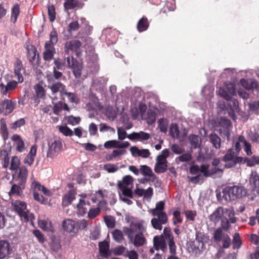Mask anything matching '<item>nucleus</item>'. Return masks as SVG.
I'll return each instance as SVG.
<instances>
[{
    "label": "nucleus",
    "mask_w": 259,
    "mask_h": 259,
    "mask_svg": "<svg viewBox=\"0 0 259 259\" xmlns=\"http://www.w3.org/2000/svg\"><path fill=\"white\" fill-rule=\"evenodd\" d=\"M163 234L154 237L153 243L155 249L156 250L160 249L164 252L167 250V244L170 254H176L177 246L170 229L165 228Z\"/></svg>",
    "instance_id": "1"
},
{
    "label": "nucleus",
    "mask_w": 259,
    "mask_h": 259,
    "mask_svg": "<svg viewBox=\"0 0 259 259\" xmlns=\"http://www.w3.org/2000/svg\"><path fill=\"white\" fill-rule=\"evenodd\" d=\"M164 202L160 201L157 202L155 207L150 211L152 215L154 217L151 220V223L153 228L156 230H161L162 225L166 224L168 222L167 215L164 211Z\"/></svg>",
    "instance_id": "2"
},
{
    "label": "nucleus",
    "mask_w": 259,
    "mask_h": 259,
    "mask_svg": "<svg viewBox=\"0 0 259 259\" xmlns=\"http://www.w3.org/2000/svg\"><path fill=\"white\" fill-rule=\"evenodd\" d=\"M58 33L54 29L50 33V40L46 42L45 51L42 53L43 59L45 61L50 62L54 58L56 53L54 45L58 42Z\"/></svg>",
    "instance_id": "3"
},
{
    "label": "nucleus",
    "mask_w": 259,
    "mask_h": 259,
    "mask_svg": "<svg viewBox=\"0 0 259 259\" xmlns=\"http://www.w3.org/2000/svg\"><path fill=\"white\" fill-rule=\"evenodd\" d=\"M222 193L225 200L230 201L241 198L244 195L245 190L240 186H228L223 190Z\"/></svg>",
    "instance_id": "4"
},
{
    "label": "nucleus",
    "mask_w": 259,
    "mask_h": 259,
    "mask_svg": "<svg viewBox=\"0 0 259 259\" xmlns=\"http://www.w3.org/2000/svg\"><path fill=\"white\" fill-rule=\"evenodd\" d=\"M123 232L127 236L130 241L135 247L143 246L147 243V240L143 232H138L134 236V230L128 227H124Z\"/></svg>",
    "instance_id": "5"
},
{
    "label": "nucleus",
    "mask_w": 259,
    "mask_h": 259,
    "mask_svg": "<svg viewBox=\"0 0 259 259\" xmlns=\"http://www.w3.org/2000/svg\"><path fill=\"white\" fill-rule=\"evenodd\" d=\"M212 238L215 242L222 241L223 248H229L231 245V239L227 234L225 233L221 228L214 230Z\"/></svg>",
    "instance_id": "6"
},
{
    "label": "nucleus",
    "mask_w": 259,
    "mask_h": 259,
    "mask_svg": "<svg viewBox=\"0 0 259 259\" xmlns=\"http://www.w3.org/2000/svg\"><path fill=\"white\" fill-rule=\"evenodd\" d=\"M14 208L22 220L25 222L29 221L30 212L26 209V204L25 202L16 201L14 204Z\"/></svg>",
    "instance_id": "7"
},
{
    "label": "nucleus",
    "mask_w": 259,
    "mask_h": 259,
    "mask_svg": "<svg viewBox=\"0 0 259 259\" xmlns=\"http://www.w3.org/2000/svg\"><path fill=\"white\" fill-rule=\"evenodd\" d=\"M66 61L68 67L72 70L75 78H80L83 68L82 63L74 59L72 56L67 57Z\"/></svg>",
    "instance_id": "8"
},
{
    "label": "nucleus",
    "mask_w": 259,
    "mask_h": 259,
    "mask_svg": "<svg viewBox=\"0 0 259 259\" xmlns=\"http://www.w3.org/2000/svg\"><path fill=\"white\" fill-rule=\"evenodd\" d=\"M81 42L77 39H72L70 41H67L65 44L64 51L66 53L69 54L70 52H75L77 57L81 55L80 52V47L81 46Z\"/></svg>",
    "instance_id": "9"
},
{
    "label": "nucleus",
    "mask_w": 259,
    "mask_h": 259,
    "mask_svg": "<svg viewBox=\"0 0 259 259\" xmlns=\"http://www.w3.org/2000/svg\"><path fill=\"white\" fill-rule=\"evenodd\" d=\"M208 240L207 234L200 231H196L195 233V242L194 244V248L199 252H202L205 248L204 242Z\"/></svg>",
    "instance_id": "10"
},
{
    "label": "nucleus",
    "mask_w": 259,
    "mask_h": 259,
    "mask_svg": "<svg viewBox=\"0 0 259 259\" xmlns=\"http://www.w3.org/2000/svg\"><path fill=\"white\" fill-rule=\"evenodd\" d=\"M13 252V247L8 240H0V259L9 257Z\"/></svg>",
    "instance_id": "11"
},
{
    "label": "nucleus",
    "mask_w": 259,
    "mask_h": 259,
    "mask_svg": "<svg viewBox=\"0 0 259 259\" xmlns=\"http://www.w3.org/2000/svg\"><path fill=\"white\" fill-rule=\"evenodd\" d=\"M16 106V102L12 99H5L0 102V112L10 114Z\"/></svg>",
    "instance_id": "12"
},
{
    "label": "nucleus",
    "mask_w": 259,
    "mask_h": 259,
    "mask_svg": "<svg viewBox=\"0 0 259 259\" xmlns=\"http://www.w3.org/2000/svg\"><path fill=\"white\" fill-rule=\"evenodd\" d=\"M62 149V143L60 140L54 141L49 146L47 157L51 159L56 157Z\"/></svg>",
    "instance_id": "13"
},
{
    "label": "nucleus",
    "mask_w": 259,
    "mask_h": 259,
    "mask_svg": "<svg viewBox=\"0 0 259 259\" xmlns=\"http://www.w3.org/2000/svg\"><path fill=\"white\" fill-rule=\"evenodd\" d=\"M238 157H240L235 156V153L234 150L232 149H229L222 158L223 161L227 162L225 164V167L227 168L234 167L238 163H234Z\"/></svg>",
    "instance_id": "14"
},
{
    "label": "nucleus",
    "mask_w": 259,
    "mask_h": 259,
    "mask_svg": "<svg viewBox=\"0 0 259 259\" xmlns=\"http://www.w3.org/2000/svg\"><path fill=\"white\" fill-rule=\"evenodd\" d=\"M48 87L51 90L53 95H55L57 93L59 92L60 96L63 97V93H65V85L61 82L58 81L54 82V81L51 84H49Z\"/></svg>",
    "instance_id": "15"
},
{
    "label": "nucleus",
    "mask_w": 259,
    "mask_h": 259,
    "mask_svg": "<svg viewBox=\"0 0 259 259\" xmlns=\"http://www.w3.org/2000/svg\"><path fill=\"white\" fill-rule=\"evenodd\" d=\"M28 176V170L25 166H21L18 169L17 176L15 178V181L18 184L25 186Z\"/></svg>",
    "instance_id": "16"
},
{
    "label": "nucleus",
    "mask_w": 259,
    "mask_h": 259,
    "mask_svg": "<svg viewBox=\"0 0 259 259\" xmlns=\"http://www.w3.org/2000/svg\"><path fill=\"white\" fill-rule=\"evenodd\" d=\"M246 163L247 166L252 167L259 164V156H253L250 158L244 157H238L235 163Z\"/></svg>",
    "instance_id": "17"
},
{
    "label": "nucleus",
    "mask_w": 259,
    "mask_h": 259,
    "mask_svg": "<svg viewBox=\"0 0 259 259\" xmlns=\"http://www.w3.org/2000/svg\"><path fill=\"white\" fill-rule=\"evenodd\" d=\"M249 183L252 190H259V174L256 170L251 171L249 178Z\"/></svg>",
    "instance_id": "18"
},
{
    "label": "nucleus",
    "mask_w": 259,
    "mask_h": 259,
    "mask_svg": "<svg viewBox=\"0 0 259 259\" xmlns=\"http://www.w3.org/2000/svg\"><path fill=\"white\" fill-rule=\"evenodd\" d=\"M219 125L223 128L219 130L221 134L224 136H229L230 127L232 125L231 121L225 117H221L219 121Z\"/></svg>",
    "instance_id": "19"
},
{
    "label": "nucleus",
    "mask_w": 259,
    "mask_h": 259,
    "mask_svg": "<svg viewBox=\"0 0 259 259\" xmlns=\"http://www.w3.org/2000/svg\"><path fill=\"white\" fill-rule=\"evenodd\" d=\"M18 86V82L15 80L10 81L6 85L3 83L0 84V92L3 96H7L9 91L15 90Z\"/></svg>",
    "instance_id": "20"
},
{
    "label": "nucleus",
    "mask_w": 259,
    "mask_h": 259,
    "mask_svg": "<svg viewBox=\"0 0 259 259\" xmlns=\"http://www.w3.org/2000/svg\"><path fill=\"white\" fill-rule=\"evenodd\" d=\"M22 62L20 59H17L15 64L14 73L15 76L17 78L18 82H22L24 78L21 71H24Z\"/></svg>",
    "instance_id": "21"
},
{
    "label": "nucleus",
    "mask_w": 259,
    "mask_h": 259,
    "mask_svg": "<svg viewBox=\"0 0 259 259\" xmlns=\"http://www.w3.org/2000/svg\"><path fill=\"white\" fill-rule=\"evenodd\" d=\"M127 138L132 141L135 140L140 141H146L150 138V135L148 133L141 131L139 133H132L127 136Z\"/></svg>",
    "instance_id": "22"
},
{
    "label": "nucleus",
    "mask_w": 259,
    "mask_h": 259,
    "mask_svg": "<svg viewBox=\"0 0 259 259\" xmlns=\"http://www.w3.org/2000/svg\"><path fill=\"white\" fill-rule=\"evenodd\" d=\"M133 178L130 175H126L122 178V181L118 182L117 187L118 189L133 187Z\"/></svg>",
    "instance_id": "23"
},
{
    "label": "nucleus",
    "mask_w": 259,
    "mask_h": 259,
    "mask_svg": "<svg viewBox=\"0 0 259 259\" xmlns=\"http://www.w3.org/2000/svg\"><path fill=\"white\" fill-rule=\"evenodd\" d=\"M241 85L247 90H256L258 88V83L254 79L247 80L244 78L240 79Z\"/></svg>",
    "instance_id": "24"
},
{
    "label": "nucleus",
    "mask_w": 259,
    "mask_h": 259,
    "mask_svg": "<svg viewBox=\"0 0 259 259\" xmlns=\"http://www.w3.org/2000/svg\"><path fill=\"white\" fill-rule=\"evenodd\" d=\"M99 252L101 256L108 258L110 256L109 252V243L104 241L99 243Z\"/></svg>",
    "instance_id": "25"
},
{
    "label": "nucleus",
    "mask_w": 259,
    "mask_h": 259,
    "mask_svg": "<svg viewBox=\"0 0 259 259\" xmlns=\"http://www.w3.org/2000/svg\"><path fill=\"white\" fill-rule=\"evenodd\" d=\"M64 230L69 233H75L76 230V222L71 219H65L62 223Z\"/></svg>",
    "instance_id": "26"
},
{
    "label": "nucleus",
    "mask_w": 259,
    "mask_h": 259,
    "mask_svg": "<svg viewBox=\"0 0 259 259\" xmlns=\"http://www.w3.org/2000/svg\"><path fill=\"white\" fill-rule=\"evenodd\" d=\"M11 140L15 142L16 145V149L19 152H22L25 150V144L21 137L17 135L14 134L12 137Z\"/></svg>",
    "instance_id": "27"
},
{
    "label": "nucleus",
    "mask_w": 259,
    "mask_h": 259,
    "mask_svg": "<svg viewBox=\"0 0 259 259\" xmlns=\"http://www.w3.org/2000/svg\"><path fill=\"white\" fill-rule=\"evenodd\" d=\"M140 171L143 176L145 177L148 176L151 177L153 182H154L157 178L156 175L152 172L151 168L147 165H141L140 168Z\"/></svg>",
    "instance_id": "28"
},
{
    "label": "nucleus",
    "mask_w": 259,
    "mask_h": 259,
    "mask_svg": "<svg viewBox=\"0 0 259 259\" xmlns=\"http://www.w3.org/2000/svg\"><path fill=\"white\" fill-rule=\"evenodd\" d=\"M224 213L223 207H219L209 216V219L210 221L215 223H218Z\"/></svg>",
    "instance_id": "29"
},
{
    "label": "nucleus",
    "mask_w": 259,
    "mask_h": 259,
    "mask_svg": "<svg viewBox=\"0 0 259 259\" xmlns=\"http://www.w3.org/2000/svg\"><path fill=\"white\" fill-rule=\"evenodd\" d=\"M149 23L146 17L143 16L138 22L137 28L139 32L146 31L149 27Z\"/></svg>",
    "instance_id": "30"
},
{
    "label": "nucleus",
    "mask_w": 259,
    "mask_h": 259,
    "mask_svg": "<svg viewBox=\"0 0 259 259\" xmlns=\"http://www.w3.org/2000/svg\"><path fill=\"white\" fill-rule=\"evenodd\" d=\"M75 193L72 190L64 195L62 199V205L63 206H67L70 205L72 202L75 199Z\"/></svg>",
    "instance_id": "31"
},
{
    "label": "nucleus",
    "mask_w": 259,
    "mask_h": 259,
    "mask_svg": "<svg viewBox=\"0 0 259 259\" xmlns=\"http://www.w3.org/2000/svg\"><path fill=\"white\" fill-rule=\"evenodd\" d=\"M79 5L78 0H66L63 4L64 11L69 13V10L74 9L77 7L79 8Z\"/></svg>",
    "instance_id": "32"
},
{
    "label": "nucleus",
    "mask_w": 259,
    "mask_h": 259,
    "mask_svg": "<svg viewBox=\"0 0 259 259\" xmlns=\"http://www.w3.org/2000/svg\"><path fill=\"white\" fill-rule=\"evenodd\" d=\"M232 243V249L238 250L240 249L242 245V241L239 233L236 232L233 236V239L231 241Z\"/></svg>",
    "instance_id": "33"
},
{
    "label": "nucleus",
    "mask_w": 259,
    "mask_h": 259,
    "mask_svg": "<svg viewBox=\"0 0 259 259\" xmlns=\"http://www.w3.org/2000/svg\"><path fill=\"white\" fill-rule=\"evenodd\" d=\"M90 205V202L86 203L83 199H80L78 203L77 204V214L78 215L83 216L87 211V208L85 207L86 204Z\"/></svg>",
    "instance_id": "34"
},
{
    "label": "nucleus",
    "mask_w": 259,
    "mask_h": 259,
    "mask_svg": "<svg viewBox=\"0 0 259 259\" xmlns=\"http://www.w3.org/2000/svg\"><path fill=\"white\" fill-rule=\"evenodd\" d=\"M27 55L30 62L33 64L35 60L37 50L36 48L33 45H27Z\"/></svg>",
    "instance_id": "35"
},
{
    "label": "nucleus",
    "mask_w": 259,
    "mask_h": 259,
    "mask_svg": "<svg viewBox=\"0 0 259 259\" xmlns=\"http://www.w3.org/2000/svg\"><path fill=\"white\" fill-rule=\"evenodd\" d=\"M209 141L213 146L217 149H219L221 147V139L219 136L215 133H211L209 136Z\"/></svg>",
    "instance_id": "36"
},
{
    "label": "nucleus",
    "mask_w": 259,
    "mask_h": 259,
    "mask_svg": "<svg viewBox=\"0 0 259 259\" xmlns=\"http://www.w3.org/2000/svg\"><path fill=\"white\" fill-rule=\"evenodd\" d=\"M53 75L52 74H47L46 75L48 84H51L52 82H53L54 79L56 80L59 79L63 75L62 72L59 71L58 70H56L55 68H53Z\"/></svg>",
    "instance_id": "37"
},
{
    "label": "nucleus",
    "mask_w": 259,
    "mask_h": 259,
    "mask_svg": "<svg viewBox=\"0 0 259 259\" xmlns=\"http://www.w3.org/2000/svg\"><path fill=\"white\" fill-rule=\"evenodd\" d=\"M25 188V186L18 184V183L12 185L11 189L9 192L10 196L17 195L20 196L22 193V189Z\"/></svg>",
    "instance_id": "38"
},
{
    "label": "nucleus",
    "mask_w": 259,
    "mask_h": 259,
    "mask_svg": "<svg viewBox=\"0 0 259 259\" xmlns=\"http://www.w3.org/2000/svg\"><path fill=\"white\" fill-rule=\"evenodd\" d=\"M9 152L6 149H3L1 151L0 156L2 159L3 166L4 168H7L9 164Z\"/></svg>",
    "instance_id": "39"
},
{
    "label": "nucleus",
    "mask_w": 259,
    "mask_h": 259,
    "mask_svg": "<svg viewBox=\"0 0 259 259\" xmlns=\"http://www.w3.org/2000/svg\"><path fill=\"white\" fill-rule=\"evenodd\" d=\"M188 140L191 146L193 148L196 149L200 146L201 144V139L198 136L190 135L188 137Z\"/></svg>",
    "instance_id": "40"
},
{
    "label": "nucleus",
    "mask_w": 259,
    "mask_h": 259,
    "mask_svg": "<svg viewBox=\"0 0 259 259\" xmlns=\"http://www.w3.org/2000/svg\"><path fill=\"white\" fill-rule=\"evenodd\" d=\"M0 132L3 139L6 141L9 138V132L7 124L3 119L0 120Z\"/></svg>",
    "instance_id": "41"
},
{
    "label": "nucleus",
    "mask_w": 259,
    "mask_h": 259,
    "mask_svg": "<svg viewBox=\"0 0 259 259\" xmlns=\"http://www.w3.org/2000/svg\"><path fill=\"white\" fill-rule=\"evenodd\" d=\"M20 6L19 4H15L12 8L11 19L13 23L17 21V18L20 14Z\"/></svg>",
    "instance_id": "42"
},
{
    "label": "nucleus",
    "mask_w": 259,
    "mask_h": 259,
    "mask_svg": "<svg viewBox=\"0 0 259 259\" xmlns=\"http://www.w3.org/2000/svg\"><path fill=\"white\" fill-rule=\"evenodd\" d=\"M34 89L35 90L36 96L38 98L41 99H45L46 98V90L42 86V85L39 83L36 84L34 86Z\"/></svg>",
    "instance_id": "43"
},
{
    "label": "nucleus",
    "mask_w": 259,
    "mask_h": 259,
    "mask_svg": "<svg viewBox=\"0 0 259 259\" xmlns=\"http://www.w3.org/2000/svg\"><path fill=\"white\" fill-rule=\"evenodd\" d=\"M188 178L190 182L194 184H201L204 180V177L201 174H198L195 177H189Z\"/></svg>",
    "instance_id": "44"
},
{
    "label": "nucleus",
    "mask_w": 259,
    "mask_h": 259,
    "mask_svg": "<svg viewBox=\"0 0 259 259\" xmlns=\"http://www.w3.org/2000/svg\"><path fill=\"white\" fill-rule=\"evenodd\" d=\"M156 119V113L151 109L147 111V116L146 118L147 122L149 125H152L155 123Z\"/></svg>",
    "instance_id": "45"
},
{
    "label": "nucleus",
    "mask_w": 259,
    "mask_h": 259,
    "mask_svg": "<svg viewBox=\"0 0 259 259\" xmlns=\"http://www.w3.org/2000/svg\"><path fill=\"white\" fill-rule=\"evenodd\" d=\"M39 227L45 230L50 231L51 229V223L50 221L48 220H39L38 223Z\"/></svg>",
    "instance_id": "46"
},
{
    "label": "nucleus",
    "mask_w": 259,
    "mask_h": 259,
    "mask_svg": "<svg viewBox=\"0 0 259 259\" xmlns=\"http://www.w3.org/2000/svg\"><path fill=\"white\" fill-rule=\"evenodd\" d=\"M169 134L172 138H178L179 137L180 131L178 125L177 124H171L169 129Z\"/></svg>",
    "instance_id": "47"
},
{
    "label": "nucleus",
    "mask_w": 259,
    "mask_h": 259,
    "mask_svg": "<svg viewBox=\"0 0 259 259\" xmlns=\"http://www.w3.org/2000/svg\"><path fill=\"white\" fill-rule=\"evenodd\" d=\"M112 236L114 240L117 242H121L123 239L122 232L118 229H115L112 232Z\"/></svg>",
    "instance_id": "48"
},
{
    "label": "nucleus",
    "mask_w": 259,
    "mask_h": 259,
    "mask_svg": "<svg viewBox=\"0 0 259 259\" xmlns=\"http://www.w3.org/2000/svg\"><path fill=\"white\" fill-rule=\"evenodd\" d=\"M172 224L176 225L177 223H182L183 219L181 216V212L179 210H176L172 212Z\"/></svg>",
    "instance_id": "49"
},
{
    "label": "nucleus",
    "mask_w": 259,
    "mask_h": 259,
    "mask_svg": "<svg viewBox=\"0 0 259 259\" xmlns=\"http://www.w3.org/2000/svg\"><path fill=\"white\" fill-rule=\"evenodd\" d=\"M101 212V209L99 207L94 208H91L88 213V217L93 220L97 217Z\"/></svg>",
    "instance_id": "50"
},
{
    "label": "nucleus",
    "mask_w": 259,
    "mask_h": 259,
    "mask_svg": "<svg viewBox=\"0 0 259 259\" xmlns=\"http://www.w3.org/2000/svg\"><path fill=\"white\" fill-rule=\"evenodd\" d=\"M65 93H63V97L66 96L70 102L75 103L78 102L79 99L74 93L68 92L66 90H65Z\"/></svg>",
    "instance_id": "51"
},
{
    "label": "nucleus",
    "mask_w": 259,
    "mask_h": 259,
    "mask_svg": "<svg viewBox=\"0 0 259 259\" xmlns=\"http://www.w3.org/2000/svg\"><path fill=\"white\" fill-rule=\"evenodd\" d=\"M20 164V159L18 157L13 156L11 161L10 169L11 170H16L19 167Z\"/></svg>",
    "instance_id": "52"
},
{
    "label": "nucleus",
    "mask_w": 259,
    "mask_h": 259,
    "mask_svg": "<svg viewBox=\"0 0 259 259\" xmlns=\"http://www.w3.org/2000/svg\"><path fill=\"white\" fill-rule=\"evenodd\" d=\"M104 221L108 228H113L115 225V220L112 216H106L104 217Z\"/></svg>",
    "instance_id": "53"
},
{
    "label": "nucleus",
    "mask_w": 259,
    "mask_h": 259,
    "mask_svg": "<svg viewBox=\"0 0 259 259\" xmlns=\"http://www.w3.org/2000/svg\"><path fill=\"white\" fill-rule=\"evenodd\" d=\"M166 164H160L156 163L155 165L154 170L157 173H163L167 170Z\"/></svg>",
    "instance_id": "54"
},
{
    "label": "nucleus",
    "mask_w": 259,
    "mask_h": 259,
    "mask_svg": "<svg viewBox=\"0 0 259 259\" xmlns=\"http://www.w3.org/2000/svg\"><path fill=\"white\" fill-rule=\"evenodd\" d=\"M158 126L161 132L166 133L167 129V120L164 118H160L158 120Z\"/></svg>",
    "instance_id": "55"
},
{
    "label": "nucleus",
    "mask_w": 259,
    "mask_h": 259,
    "mask_svg": "<svg viewBox=\"0 0 259 259\" xmlns=\"http://www.w3.org/2000/svg\"><path fill=\"white\" fill-rule=\"evenodd\" d=\"M59 130L65 136H72L73 134V131L67 126H61Z\"/></svg>",
    "instance_id": "56"
},
{
    "label": "nucleus",
    "mask_w": 259,
    "mask_h": 259,
    "mask_svg": "<svg viewBox=\"0 0 259 259\" xmlns=\"http://www.w3.org/2000/svg\"><path fill=\"white\" fill-rule=\"evenodd\" d=\"M184 214L187 220L193 222L197 215L196 211L187 210L184 211Z\"/></svg>",
    "instance_id": "57"
},
{
    "label": "nucleus",
    "mask_w": 259,
    "mask_h": 259,
    "mask_svg": "<svg viewBox=\"0 0 259 259\" xmlns=\"http://www.w3.org/2000/svg\"><path fill=\"white\" fill-rule=\"evenodd\" d=\"M48 15L50 22H53L56 19L55 8L54 6H49L48 7Z\"/></svg>",
    "instance_id": "58"
},
{
    "label": "nucleus",
    "mask_w": 259,
    "mask_h": 259,
    "mask_svg": "<svg viewBox=\"0 0 259 259\" xmlns=\"http://www.w3.org/2000/svg\"><path fill=\"white\" fill-rule=\"evenodd\" d=\"M54 66L53 68L56 70H63L64 68V63L61 61L60 58H55L54 59Z\"/></svg>",
    "instance_id": "59"
},
{
    "label": "nucleus",
    "mask_w": 259,
    "mask_h": 259,
    "mask_svg": "<svg viewBox=\"0 0 259 259\" xmlns=\"http://www.w3.org/2000/svg\"><path fill=\"white\" fill-rule=\"evenodd\" d=\"M225 87L228 92L230 95H234L236 94V87L235 84L232 82H229L225 84Z\"/></svg>",
    "instance_id": "60"
},
{
    "label": "nucleus",
    "mask_w": 259,
    "mask_h": 259,
    "mask_svg": "<svg viewBox=\"0 0 259 259\" xmlns=\"http://www.w3.org/2000/svg\"><path fill=\"white\" fill-rule=\"evenodd\" d=\"M132 187H131L130 188H122L119 189L121 191L122 194L123 196L130 198H133L134 195L133 192L132 190Z\"/></svg>",
    "instance_id": "61"
},
{
    "label": "nucleus",
    "mask_w": 259,
    "mask_h": 259,
    "mask_svg": "<svg viewBox=\"0 0 259 259\" xmlns=\"http://www.w3.org/2000/svg\"><path fill=\"white\" fill-rule=\"evenodd\" d=\"M79 28V24L77 21H73L71 22L68 25V30L69 32L75 31Z\"/></svg>",
    "instance_id": "62"
},
{
    "label": "nucleus",
    "mask_w": 259,
    "mask_h": 259,
    "mask_svg": "<svg viewBox=\"0 0 259 259\" xmlns=\"http://www.w3.org/2000/svg\"><path fill=\"white\" fill-rule=\"evenodd\" d=\"M219 94L227 101H230L232 99V96L230 94L223 88H220L219 89Z\"/></svg>",
    "instance_id": "63"
},
{
    "label": "nucleus",
    "mask_w": 259,
    "mask_h": 259,
    "mask_svg": "<svg viewBox=\"0 0 259 259\" xmlns=\"http://www.w3.org/2000/svg\"><path fill=\"white\" fill-rule=\"evenodd\" d=\"M88 226V221L83 219L79 222H76V230L78 229L80 230H84Z\"/></svg>",
    "instance_id": "64"
}]
</instances>
